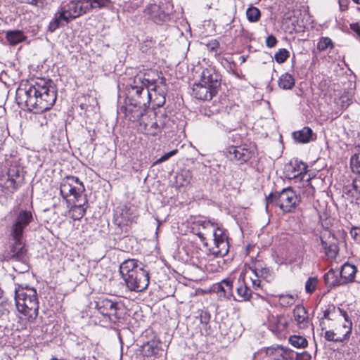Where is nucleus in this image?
Listing matches in <instances>:
<instances>
[{
  "label": "nucleus",
  "mask_w": 360,
  "mask_h": 360,
  "mask_svg": "<svg viewBox=\"0 0 360 360\" xmlns=\"http://www.w3.org/2000/svg\"><path fill=\"white\" fill-rule=\"evenodd\" d=\"M225 155L230 160H236L243 164L250 160L254 155V150L245 146H231L226 148Z\"/></svg>",
  "instance_id": "ddd939ff"
},
{
  "label": "nucleus",
  "mask_w": 360,
  "mask_h": 360,
  "mask_svg": "<svg viewBox=\"0 0 360 360\" xmlns=\"http://www.w3.org/2000/svg\"><path fill=\"white\" fill-rule=\"evenodd\" d=\"M293 138L300 143H308L314 139L313 131L309 127H304L293 133Z\"/></svg>",
  "instance_id": "7c9ffc66"
},
{
  "label": "nucleus",
  "mask_w": 360,
  "mask_h": 360,
  "mask_svg": "<svg viewBox=\"0 0 360 360\" xmlns=\"http://www.w3.org/2000/svg\"><path fill=\"white\" fill-rule=\"evenodd\" d=\"M324 281L328 287H335L343 284L340 278L335 274V271L331 269L324 276Z\"/></svg>",
  "instance_id": "f704fd0d"
},
{
  "label": "nucleus",
  "mask_w": 360,
  "mask_h": 360,
  "mask_svg": "<svg viewBox=\"0 0 360 360\" xmlns=\"http://www.w3.org/2000/svg\"><path fill=\"white\" fill-rule=\"evenodd\" d=\"M229 245L228 240H221L214 243V246L210 249V253L217 257H222L229 252Z\"/></svg>",
  "instance_id": "2f4dec72"
},
{
  "label": "nucleus",
  "mask_w": 360,
  "mask_h": 360,
  "mask_svg": "<svg viewBox=\"0 0 360 360\" xmlns=\"http://www.w3.org/2000/svg\"><path fill=\"white\" fill-rule=\"evenodd\" d=\"M85 204H74L69 210V214L74 220L80 219L85 213Z\"/></svg>",
  "instance_id": "c9c22d12"
},
{
  "label": "nucleus",
  "mask_w": 360,
  "mask_h": 360,
  "mask_svg": "<svg viewBox=\"0 0 360 360\" xmlns=\"http://www.w3.org/2000/svg\"><path fill=\"white\" fill-rule=\"evenodd\" d=\"M95 306L99 313L110 321H115L119 319L117 302L105 297H100L95 302Z\"/></svg>",
  "instance_id": "9b49d317"
},
{
  "label": "nucleus",
  "mask_w": 360,
  "mask_h": 360,
  "mask_svg": "<svg viewBox=\"0 0 360 360\" xmlns=\"http://www.w3.org/2000/svg\"><path fill=\"white\" fill-rule=\"evenodd\" d=\"M60 191L67 202H74L80 200L82 193L84 191V186L77 177L69 176L63 180Z\"/></svg>",
  "instance_id": "423d86ee"
},
{
  "label": "nucleus",
  "mask_w": 360,
  "mask_h": 360,
  "mask_svg": "<svg viewBox=\"0 0 360 360\" xmlns=\"http://www.w3.org/2000/svg\"><path fill=\"white\" fill-rule=\"evenodd\" d=\"M26 37L23 32L20 30L9 31L6 33V39L11 46H15L16 44L25 41Z\"/></svg>",
  "instance_id": "72a5a7b5"
},
{
  "label": "nucleus",
  "mask_w": 360,
  "mask_h": 360,
  "mask_svg": "<svg viewBox=\"0 0 360 360\" xmlns=\"http://www.w3.org/2000/svg\"><path fill=\"white\" fill-rule=\"evenodd\" d=\"M134 211L128 204H119L115 209L113 224L116 226V233L121 234L129 231V226L134 219Z\"/></svg>",
  "instance_id": "0eeeda50"
},
{
  "label": "nucleus",
  "mask_w": 360,
  "mask_h": 360,
  "mask_svg": "<svg viewBox=\"0 0 360 360\" xmlns=\"http://www.w3.org/2000/svg\"><path fill=\"white\" fill-rule=\"evenodd\" d=\"M178 153L177 149L172 150L169 151V153H165V155H162L160 158H158L155 162L154 165H158L160 164L168 159H169L171 157L175 155Z\"/></svg>",
  "instance_id": "8fccbe9b"
},
{
  "label": "nucleus",
  "mask_w": 360,
  "mask_h": 360,
  "mask_svg": "<svg viewBox=\"0 0 360 360\" xmlns=\"http://www.w3.org/2000/svg\"><path fill=\"white\" fill-rule=\"evenodd\" d=\"M199 82L203 85H210L219 89L221 85V75L214 67L208 66L202 70Z\"/></svg>",
  "instance_id": "dca6fc26"
},
{
  "label": "nucleus",
  "mask_w": 360,
  "mask_h": 360,
  "mask_svg": "<svg viewBox=\"0 0 360 360\" xmlns=\"http://www.w3.org/2000/svg\"><path fill=\"white\" fill-rule=\"evenodd\" d=\"M16 99L19 104L24 103L29 110L41 113L55 103L56 91L51 82L39 79L34 84L20 86L16 91Z\"/></svg>",
  "instance_id": "f257e3e1"
},
{
  "label": "nucleus",
  "mask_w": 360,
  "mask_h": 360,
  "mask_svg": "<svg viewBox=\"0 0 360 360\" xmlns=\"http://www.w3.org/2000/svg\"><path fill=\"white\" fill-rule=\"evenodd\" d=\"M167 117L165 114L158 115L153 110H148L141 119L139 129L143 134L157 135L165 125Z\"/></svg>",
  "instance_id": "39448f33"
},
{
  "label": "nucleus",
  "mask_w": 360,
  "mask_h": 360,
  "mask_svg": "<svg viewBox=\"0 0 360 360\" xmlns=\"http://www.w3.org/2000/svg\"><path fill=\"white\" fill-rule=\"evenodd\" d=\"M269 325L273 331L281 332L286 328V320L282 315H272L269 318Z\"/></svg>",
  "instance_id": "c756f323"
},
{
  "label": "nucleus",
  "mask_w": 360,
  "mask_h": 360,
  "mask_svg": "<svg viewBox=\"0 0 360 360\" xmlns=\"http://www.w3.org/2000/svg\"><path fill=\"white\" fill-rule=\"evenodd\" d=\"M11 236L13 243L9 246V249L5 255V259L7 261L15 260L25 262L26 260L27 249L23 240V236Z\"/></svg>",
  "instance_id": "9d476101"
},
{
  "label": "nucleus",
  "mask_w": 360,
  "mask_h": 360,
  "mask_svg": "<svg viewBox=\"0 0 360 360\" xmlns=\"http://www.w3.org/2000/svg\"><path fill=\"white\" fill-rule=\"evenodd\" d=\"M165 102V98L163 96H161L160 98V101L156 103L158 106H162Z\"/></svg>",
  "instance_id": "680f3d73"
},
{
  "label": "nucleus",
  "mask_w": 360,
  "mask_h": 360,
  "mask_svg": "<svg viewBox=\"0 0 360 360\" xmlns=\"http://www.w3.org/2000/svg\"><path fill=\"white\" fill-rule=\"evenodd\" d=\"M144 15L155 22H165L169 19V11L166 4L153 1L148 4L143 10Z\"/></svg>",
  "instance_id": "1a4fd4ad"
},
{
  "label": "nucleus",
  "mask_w": 360,
  "mask_h": 360,
  "mask_svg": "<svg viewBox=\"0 0 360 360\" xmlns=\"http://www.w3.org/2000/svg\"><path fill=\"white\" fill-rule=\"evenodd\" d=\"M237 294L240 297L238 300L239 301H246L250 298L252 291L247 285L241 284L239 287L237 288Z\"/></svg>",
  "instance_id": "ea45409f"
},
{
  "label": "nucleus",
  "mask_w": 360,
  "mask_h": 360,
  "mask_svg": "<svg viewBox=\"0 0 360 360\" xmlns=\"http://www.w3.org/2000/svg\"><path fill=\"white\" fill-rule=\"evenodd\" d=\"M233 281L230 279H224L214 285V290L224 297H229L232 294Z\"/></svg>",
  "instance_id": "c85d7f7f"
},
{
  "label": "nucleus",
  "mask_w": 360,
  "mask_h": 360,
  "mask_svg": "<svg viewBox=\"0 0 360 360\" xmlns=\"http://www.w3.org/2000/svg\"><path fill=\"white\" fill-rule=\"evenodd\" d=\"M318 279L316 277L309 278L305 283V290L307 292L311 294L316 288Z\"/></svg>",
  "instance_id": "de8ad7c7"
},
{
  "label": "nucleus",
  "mask_w": 360,
  "mask_h": 360,
  "mask_svg": "<svg viewBox=\"0 0 360 360\" xmlns=\"http://www.w3.org/2000/svg\"><path fill=\"white\" fill-rule=\"evenodd\" d=\"M343 197L345 200L354 202V200L360 198V174L353 180L351 186H346L343 190Z\"/></svg>",
  "instance_id": "5701e85b"
},
{
  "label": "nucleus",
  "mask_w": 360,
  "mask_h": 360,
  "mask_svg": "<svg viewBox=\"0 0 360 360\" xmlns=\"http://www.w3.org/2000/svg\"><path fill=\"white\" fill-rule=\"evenodd\" d=\"M297 195L290 187L283 189L279 193H271L267 197V200L276 201L277 202H291L297 200Z\"/></svg>",
  "instance_id": "412c9836"
},
{
  "label": "nucleus",
  "mask_w": 360,
  "mask_h": 360,
  "mask_svg": "<svg viewBox=\"0 0 360 360\" xmlns=\"http://www.w3.org/2000/svg\"><path fill=\"white\" fill-rule=\"evenodd\" d=\"M334 240L333 236H328L327 240H325V236H321V242L325 253L331 258L335 257L338 252V247Z\"/></svg>",
  "instance_id": "393cba45"
},
{
  "label": "nucleus",
  "mask_w": 360,
  "mask_h": 360,
  "mask_svg": "<svg viewBox=\"0 0 360 360\" xmlns=\"http://www.w3.org/2000/svg\"><path fill=\"white\" fill-rule=\"evenodd\" d=\"M240 59H241V61L243 63H244L245 61V60H246V58L244 56H240Z\"/></svg>",
  "instance_id": "0e129e2a"
},
{
  "label": "nucleus",
  "mask_w": 360,
  "mask_h": 360,
  "mask_svg": "<svg viewBox=\"0 0 360 360\" xmlns=\"http://www.w3.org/2000/svg\"><path fill=\"white\" fill-rule=\"evenodd\" d=\"M9 311L0 306V326L8 319Z\"/></svg>",
  "instance_id": "864d4df0"
},
{
  "label": "nucleus",
  "mask_w": 360,
  "mask_h": 360,
  "mask_svg": "<svg viewBox=\"0 0 360 360\" xmlns=\"http://www.w3.org/2000/svg\"><path fill=\"white\" fill-rule=\"evenodd\" d=\"M86 11L94 9H110L113 7L112 0H84Z\"/></svg>",
  "instance_id": "cd10ccee"
},
{
  "label": "nucleus",
  "mask_w": 360,
  "mask_h": 360,
  "mask_svg": "<svg viewBox=\"0 0 360 360\" xmlns=\"http://www.w3.org/2000/svg\"><path fill=\"white\" fill-rule=\"evenodd\" d=\"M121 111L125 115V117L131 122L139 121L140 122L141 119L145 115V112L147 110L143 109L140 106L136 105H129L126 107L122 106L120 108Z\"/></svg>",
  "instance_id": "4be33fe9"
},
{
  "label": "nucleus",
  "mask_w": 360,
  "mask_h": 360,
  "mask_svg": "<svg viewBox=\"0 0 360 360\" xmlns=\"http://www.w3.org/2000/svg\"><path fill=\"white\" fill-rule=\"evenodd\" d=\"M323 336L327 341L340 342L334 330H326Z\"/></svg>",
  "instance_id": "3c124183"
},
{
  "label": "nucleus",
  "mask_w": 360,
  "mask_h": 360,
  "mask_svg": "<svg viewBox=\"0 0 360 360\" xmlns=\"http://www.w3.org/2000/svg\"><path fill=\"white\" fill-rule=\"evenodd\" d=\"M18 311L28 322L32 323L39 314V301L37 290L30 287H19L15 290Z\"/></svg>",
  "instance_id": "7ed1b4c3"
},
{
  "label": "nucleus",
  "mask_w": 360,
  "mask_h": 360,
  "mask_svg": "<svg viewBox=\"0 0 360 360\" xmlns=\"http://www.w3.org/2000/svg\"><path fill=\"white\" fill-rule=\"evenodd\" d=\"M288 341L293 347L297 348H306L308 345L307 339L300 335H291Z\"/></svg>",
  "instance_id": "58836bf2"
},
{
  "label": "nucleus",
  "mask_w": 360,
  "mask_h": 360,
  "mask_svg": "<svg viewBox=\"0 0 360 360\" xmlns=\"http://www.w3.org/2000/svg\"><path fill=\"white\" fill-rule=\"evenodd\" d=\"M292 321L300 329L307 328L311 320L307 309L302 305H297L292 311Z\"/></svg>",
  "instance_id": "6ab92c4d"
},
{
  "label": "nucleus",
  "mask_w": 360,
  "mask_h": 360,
  "mask_svg": "<svg viewBox=\"0 0 360 360\" xmlns=\"http://www.w3.org/2000/svg\"><path fill=\"white\" fill-rule=\"evenodd\" d=\"M330 48H333V43L329 37H321L318 42L317 49L320 51H324Z\"/></svg>",
  "instance_id": "a18cd8bd"
},
{
  "label": "nucleus",
  "mask_w": 360,
  "mask_h": 360,
  "mask_svg": "<svg viewBox=\"0 0 360 360\" xmlns=\"http://www.w3.org/2000/svg\"><path fill=\"white\" fill-rule=\"evenodd\" d=\"M266 356L274 360H290L292 358V351L281 345L271 346L266 349Z\"/></svg>",
  "instance_id": "aec40b11"
},
{
  "label": "nucleus",
  "mask_w": 360,
  "mask_h": 360,
  "mask_svg": "<svg viewBox=\"0 0 360 360\" xmlns=\"http://www.w3.org/2000/svg\"><path fill=\"white\" fill-rule=\"evenodd\" d=\"M217 91L218 89L210 86V85H203L200 82L195 83L193 86V95L198 100L210 101L217 94Z\"/></svg>",
  "instance_id": "a211bd4d"
},
{
  "label": "nucleus",
  "mask_w": 360,
  "mask_h": 360,
  "mask_svg": "<svg viewBox=\"0 0 360 360\" xmlns=\"http://www.w3.org/2000/svg\"><path fill=\"white\" fill-rule=\"evenodd\" d=\"M246 15L250 22H257L260 18V11L256 7L248 8Z\"/></svg>",
  "instance_id": "37998d69"
},
{
  "label": "nucleus",
  "mask_w": 360,
  "mask_h": 360,
  "mask_svg": "<svg viewBox=\"0 0 360 360\" xmlns=\"http://www.w3.org/2000/svg\"><path fill=\"white\" fill-rule=\"evenodd\" d=\"M283 212H290L296 208V204H275Z\"/></svg>",
  "instance_id": "603ef678"
},
{
  "label": "nucleus",
  "mask_w": 360,
  "mask_h": 360,
  "mask_svg": "<svg viewBox=\"0 0 360 360\" xmlns=\"http://www.w3.org/2000/svg\"><path fill=\"white\" fill-rule=\"evenodd\" d=\"M290 56L289 51L285 49H280L274 55V59L278 63H284Z\"/></svg>",
  "instance_id": "49530a36"
},
{
  "label": "nucleus",
  "mask_w": 360,
  "mask_h": 360,
  "mask_svg": "<svg viewBox=\"0 0 360 360\" xmlns=\"http://www.w3.org/2000/svg\"><path fill=\"white\" fill-rule=\"evenodd\" d=\"M62 22H68L66 18L63 17V15L58 11L54 16V18L50 22L48 29L51 32H54L61 25Z\"/></svg>",
  "instance_id": "e433bc0d"
},
{
  "label": "nucleus",
  "mask_w": 360,
  "mask_h": 360,
  "mask_svg": "<svg viewBox=\"0 0 360 360\" xmlns=\"http://www.w3.org/2000/svg\"><path fill=\"white\" fill-rule=\"evenodd\" d=\"M356 272V268L354 265L349 263H345L340 272V276L343 283L353 282L354 280L355 274Z\"/></svg>",
  "instance_id": "bb28decb"
},
{
  "label": "nucleus",
  "mask_w": 360,
  "mask_h": 360,
  "mask_svg": "<svg viewBox=\"0 0 360 360\" xmlns=\"http://www.w3.org/2000/svg\"><path fill=\"white\" fill-rule=\"evenodd\" d=\"M143 350L145 355L148 356L155 355L158 352V348L157 347L155 342H148L146 343L143 347Z\"/></svg>",
  "instance_id": "c03bdc74"
},
{
  "label": "nucleus",
  "mask_w": 360,
  "mask_h": 360,
  "mask_svg": "<svg viewBox=\"0 0 360 360\" xmlns=\"http://www.w3.org/2000/svg\"><path fill=\"white\" fill-rule=\"evenodd\" d=\"M3 295H4V291L0 289V299L3 297Z\"/></svg>",
  "instance_id": "69168bd1"
},
{
  "label": "nucleus",
  "mask_w": 360,
  "mask_h": 360,
  "mask_svg": "<svg viewBox=\"0 0 360 360\" xmlns=\"http://www.w3.org/2000/svg\"><path fill=\"white\" fill-rule=\"evenodd\" d=\"M59 11L68 22L87 13L84 0L69 1L61 6Z\"/></svg>",
  "instance_id": "f8f14e48"
},
{
  "label": "nucleus",
  "mask_w": 360,
  "mask_h": 360,
  "mask_svg": "<svg viewBox=\"0 0 360 360\" xmlns=\"http://www.w3.org/2000/svg\"><path fill=\"white\" fill-rule=\"evenodd\" d=\"M323 319L336 321L339 326L334 330L340 342L349 338L352 323L349 320L347 313L340 307L330 305L323 311Z\"/></svg>",
  "instance_id": "20e7f679"
},
{
  "label": "nucleus",
  "mask_w": 360,
  "mask_h": 360,
  "mask_svg": "<svg viewBox=\"0 0 360 360\" xmlns=\"http://www.w3.org/2000/svg\"><path fill=\"white\" fill-rule=\"evenodd\" d=\"M20 170L16 167H11L7 172L0 174V188L5 193H13L21 183Z\"/></svg>",
  "instance_id": "6e6552de"
},
{
  "label": "nucleus",
  "mask_w": 360,
  "mask_h": 360,
  "mask_svg": "<svg viewBox=\"0 0 360 360\" xmlns=\"http://www.w3.org/2000/svg\"><path fill=\"white\" fill-rule=\"evenodd\" d=\"M307 166L297 160L291 161L285 166L284 170L288 179H295L305 172Z\"/></svg>",
  "instance_id": "b1692460"
},
{
  "label": "nucleus",
  "mask_w": 360,
  "mask_h": 360,
  "mask_svg": "<svg viewBox=\"0 0 360 360\" xmlns=\"http://www.w3.org/2000/svg\"><path fill=\"white\" fill-rule=\"evenodd\" d=\"M347 0H339V4L342 10H345L347 8Z\"/></svg>",
  "instance_id": "052dcab7"
},
{
  "label": "nucleus",
  "mask_w": 360,
  "mask_h": 360,
  "mask_svg": "<svg viewBox=\"0 0 360 360\" xmlns=\"http://www.w3.org/2000/svg\"><path fill=\"white\" fill-rule=\"evenodd\" d=\"M297 296L294 295H278V302L283 307H289L295 304Z\"/></svg>",
  "instance_id": "a19ab883"
},
{
  "label": "nucleus",
  "mask_w": 360,
  "mask_h": 360,
  "mask_svg": "<svg viewBox=\"0 0 360 360\" xmlns=\"http://www.w3.org/2000/svg\"><path fill=\"white\" fill-rule=\"evenodd\" d=\"M277 39L274 35H269L266 39V45L269 48H273L276 45Z\"/></svg>",
  "instance_id": "6e6d98bb"
},
{
  "label": "nucleus",
  "mask_w": 360,
  "mask_h": 360,
  "mask_svg": "<svg viewBox=\"0 0 360 360\" xmlns=\"http://www.w3.org/2000/svg\"><path fill=\"white\" fill-rule=\"evenodd\" d=\"M356 34L360 37V27H358L356 30H355Z\"/></svg>",
  "instance_id": "e2e57ef3"
},
{
  "label": "nucleus",
  "mask_w": 360,
  "mask_h": 360,
  "mask_svg": "<svg viewBox=\"0 0 360 360\" xmlns=\"http://www.w3.org/2000/svg\"><path fill=\"white\" fill-rule=\"evenodd\" d=\"M351 236L358 242H360V228L353 227L350 231Z\"/></svg>",
  "instance_id": "4d7b16f0"
},
{
  "label": "nucleus",
  "mask_w": 360,
  "mask_h": 360,
  "mask_svg": "<svg viewBox=\"0 0 360 360\" xmlns=\"http://www.w3.org/2000/svg\"><path fill=\"white\" fill-rule=\"evenodd\" d=\"M174 179V184L176 187H186L191 184L192 180V173L189 169H181L176 173Z\"/></svg>",
  "instance_id": "a878e982"
},
{
  "label": "nucleus",
  "mask_w": 360,
  "mask_h": 360,
  "mask_svg": "<svg viewBox=\"0 0 360 360\" xmlns=\"http://www.w3.org/2000/svg\"><path fill=\"white\" fill-rule=\"evenodd\" d=\"M295 78L289 73L281 75L278 81V86L284 90L291 89L295 86Z\"/></svg>",
  "instance_id": "473e14b6"
},
{
  "label": "nucleus",
  "mask_w": 360,
  "mask_h": 360,
  "mask_svg": "<svg viewBox=\"0 0 360 360\" xmlns=\"http://www.w3.org/2000/svg\"><path fill=\"white\" fill-rule=\"evenodd\" d=\"M356 4H360V0H352Z\"/></svg>",
  "instance_id": "774afa93"
},
{
  "label": "nucleus",
  "mask_w": 360,
  "mask_h": 360,
  "mask_svg": "<svg viewBox=\"0 0 360 360\" xmlns=\"http://www.w3.org/2000/svg\"><path fill=\"white\" fill-rule=\"evenodd\" d=\"M22 2L34 5L36 6H43L45 0H20Z\"/></svg>",
  "instance_id": "13d9d810"
},
{
  "label": "nucleus",
  "mask_w": 360,
  "mask_h": 360,
  "mask_svg": "<svg viewBox=\"0 0 360 360\" xmlns=\"http://www.w3.org/2000/svg\"><path fill=\"white\" fill-rule=\"evenodd\" d=\"M252 284L255 289H257L261 285V279L259 276L255 277V276L253 277H251Z\"/></svg>",
  "instance_id": "bf43d9fd"
},
{
  "label": "nucleus",
  "mask_w": 360,
  "mask_h": 360,
  "mask_svg": "<svg viewBox=\"0 0 360 360\" xmlns=\"http://www.w3.org/2000/svg\"><path fill=\"white\" fill-rule=\"evenodd\" d=\"M250 269L255 274V277L259 276L260 278L266 280L267 282H269L271 279L272 276L268 268L250 267Z\"/></svg>",
  "instance_id": "4c0bfd02"
},
{
  "label": "nucleus",
  "mask_w": 360,
  "mask_h": 360,
  "mask_svg": "<svg viewBox=\"0 0 360 360\" xmlns=\"http://www.w3.org/2000/svg\"><path fill=\"white\" fill-rule=\"evenodd\" d=\"M132 90L135 91L137 95H140L146 89L149 101L153 98V91L156 92V86L154 80H149L146 75H137L134 77L133 83L131 84Z\"/></svg>",
  "instance_id": "4468645a"
},
{
  "label": "nucleus",
  "mask_w": 360,
  "mask_h": 360,
  "mask_svg": "<svg viewBox=\"0 0 360 360\" xmlns=\"http://www.w3.org/2000/svg\"><path fill=\"white\" fill-rule=\"evenodd\" d=\"M161 84H165V79L164 78L161 79Z\"/></svg>",
  "instance_id": "338daca9"
},
{
  "label": "nucleus",
  "mask_w": 360,
  "mask_h": 360,
  "mask_svg": "<svg viewBox=\"0 0 360 360\" xmlns=\"http://www.w3.org/2000/svg\"><path fill=\"white\" fill-rule=\"evenodd\" d=\"M214 230V223L210 221L198 220L193 223L191 231L198 236L200 240L206 244L205 240L207 236H212Z\"/></svg>",
  "instance_id": "f3484780"
},
{
  "label": "nucleus",
  "mask_w": 360,
  "mask_h": 360,
  "mask_svg": "<svg viewBox=\"0 0 360 360\" xmlns=\"http://www.w3.org/2000/svg\"><path fill=\"white\" fill-rule=\"evenodd\" d=\"M350 165L354 172L360 174V154L353 155L350 160Z\"/></svg>",
  "instance_id": "09e8293b"
},
{
  "label": "nucleus",
  "mask_w": 360,
  "mask_h": 360,
  "mask_svg": "<svg viewBox=\"0 0 360 360\" xmlns=\"http://www.w3.org/2000/svg\"><path fill=\"white\" fill-rule=\"evenodd\" d=\"M219 47V43L217 40H212L207 44V49L211 52H217Z\"/></svg>",
  "instance_id": "5fc2aeb1"
},
{
  "label": "nucleus",
  "mask_w": 360,
  "mask_h": 360,
  "mask_svg": "<svg viewBox=\"0 0 360 360\" xmlns=\"http://www.w3.org/2000/svg\"><path fill=\"white\" fill-rule=\"evenodd\" d=\"M32 214L30 211H20L11 227V236H14L15 237L18 236H23L25 228L32 221Z\"/></svg>",
  "instance_id": "2eb2a0df"
},
{
  "label": "nucleus",
  "mask_w": 360,
  "mask_h": 360,
  "mask_svg": "<svg viewBox=\"0 0 360 360\" xmlns=\"http://www.w3.org/2000/svg\"><path fill=\"white\" fill-rule=\"evenodd\" d=\"M212 236L214 237V243L221 242V240H227V237L223 229L219 228L217 224L214 223V230L212 232Z\"/></svg>",
  "instance_id": "79ce46f5"
},
{
  "label": "nucleus",
  "mask_w": 360,
  "mask_h": 360,
  "mask_svg": "<svg viewBox=\"0 0 360 360\" xmlns=\"http://www.w3.org/2000/svg\"><path fill=\"white\" fill-rule=\"evenodd\" d=\"M120 273L127 289L130 291L143 292L149 285V273L141 266L137 259L124 260L120 265Z\"/></svg>",
  "instance_id": "f03ea898"
}]
</instances>
